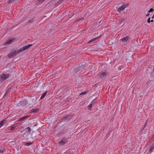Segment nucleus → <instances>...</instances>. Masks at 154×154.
Instances as JSON below:
<instances>
[{
  "instance_id": "obj_37",
  "label": "nucleus",
  "mask_w": 154,
  "mask_h": 154,
  "mask_svg": "<svg viewBox=\"0 0 154 154\" xmlns=\"http://www.w3.org/2000/svg\"><path fill=\"white\" fill-rule=\"evenodd\" d=\"M36 87H38V85H37V86H36Z\"/></svg>"
},
{
  "instance_id": "obj_27",
  "label": "nucleus",
  "mask_w": 154,
  "mask_h": 154,
  "mask_svg": "<svg viewBox=\"0 0 154 154\" xmlns=\"http://www.w3.org/2000/svg\"><path fill=\"white\" fill-rule=\"evenodd\" d=\"M151 75L152 77H154V72H152L151 73Z\"/></svg>"
},
{
  "instance_id": "obj_14",
  "label": "nucleus",
  "mask_w": 154,
  "mask_h": 154,
  "mask_svg": "<svg viewBox=\"0 0 154 154\" xmlns=\"http://www.w3.org/2000/svg\"><path fill=\"white\" fill-rule=\"evenodd\" d=\"M38 111V109H33L32 110L31 112H33L34 113H35L37 112Z\"/></svg>"
},
{
  "instance_id": "obj_1",
  "label": "nucleus",
  "mask_w": 154,
  "mask_h": 154,
  "mask_svg": "<svg viewBox=\"0 0 154 154\" xmlns=\"http://www.w3.org/2000/svg\"><path fill=\"white\" fill-rule=\"evenodd\" d=\"M32 45V44H30L24 46L23 47L21 48L17 51L16 50H14L12 52L8 54V57L9 58H11L12 57H14L18 53H19L21 52L24 51L26 49H28Z\"/></svg>"
},
{
  "instance_id": "obj_39",
  "label": "nucleus",
  "mask_w": 154,
  "mask_h": 154,
  "mask_svg": "<svg viewBox=\"0 0 154 154\" xmlns=\"http://www.w3.org/2000/svg\"><path fill=\"white\" fill-rule=\"evenodd\" d=\"M109 89H108V90L109 89V88H110V87H109Z\"/></svg>"
},
{
  "instance_id": "obj_21",
  "label": "nucleus",
  "mask_w": 154,
  "mask_h": 154,
  "mask_svg": "<svg viewBox=\"0 0 154 154\" xmlns=\"http://www.w3.org/2000/svg\"><path fill=\"white\" fill-rule=\"evenodd\" d=\"M82 68L80 66H79V67L78 68V69L76 70V71H75L76 72H79V71H77V70L78 69H79L80 70H81L82 69Z\"/></svg>"
},
{
  "instance_id": "obj_36",
  "label": "nucleus",
  "mask_w": 154,
  "mask_h": 154,
  "mask_svg": "<svg viewBox=\"0 0 154 154\" xmlns=\"http://www.w3.org/2000/svg\"><path fill=\"white\" fill-rule=\"evenodd\" d=\"M101 21H102V20H100V22L99 23H101Z\"/></svg>"
},
{
  "instance_id": "obj_22",
  "label": "nucleus",
  "mask_w": 154,
  "mask_h": 154,
  "mask_svg": "<svg viewBox=\"0 0 154 154\" xmlns=\"http://www.w3.org/2000/svg\"><path fill=\"white\" fill-rule=\"evenodd\" d=\"M87 92H82L80 94V96H83Z\"/></svg>"
},
{
  "instance_id": "obj_13",
  "label": "nucleus",
  "mask_w": 154,
  "mask_h": 154,
  "mask_svg": "<svg viewBox=\"0 0 154 154\" xmlns=\"http://www.w3.org/2000/svg\"><path fill=\"white\" fill-rule=\"evenodd\" d=\"M47 93V92L45 91V92L41 96L40 98V100H42L43 99L44 97L46 95Z\"/></svg>"
},
{
  "instance_id": "obj_40",
  "label": "nucleus",
  "mask_w": 154,
  "mask_h": 154,
  "mask_svg": "<svg viewBox=\"0 0 154 154\" xmlns=\"http://www.w3.org/2000/svg\"><path fill=\"white\" fill-rule=\"evenodd\" d=\"M94 25H95V24H94ZM97 24H96V25Z\"/></svg>"
},
{
  "instance_id": "obj_8",
  "label": "nucleus",
  "mask_w": 154,
  "mask_h": 154,
  "mask_svg": "<svg viewBox=\"0 0 154 154\" xmlns=\"http://www.w3.org/2000/svg\"><path fill=\"white\" fill-rule=\"evenodd\" d=\"M6 122V119H4L2 121H1L0 122V128L3 126L4 124H5V122Z\"/></svg>"
},
{
  "instance_id": "obj_24",
  "label": "nucleus",
  "mask_w": 154,
  "mask_h": 154,
  "mask_svg": "<svg viewBox=\"0 0 154 154\" xmlns=\"http://www.w3.org/2000/svg\"><path fill=\"white\" fill-rule=\"evenodd\" d=\"M153 11H154V9L153 10L152 8H151L150 9V10L148 11V12L150 13L151 12H152Z\"/></svg>"
},
{
  "instance_id": "obj_16",
  "label": "nucleus",
  "mask_w": 154,
  "mask_h": 154,
  "mask_svg": "<svg viewBox=\"0 0 154 154\" xmlns=\"http://www.w3.org/2000/svg\"><path fill=\"white\" fill-rule=\"evenodd\" d=\"M16 0H9L8 2V4H11L14 3Z\"/></svg>"
},
{
  "instance_id": "obj_26",
  "label": "nucleus",
  "mask_w": 154,
  "mask_h": 154,
  "mask_svg": "<svg viewBox=\"0 0 154 154\" xmlns=\"http://www.w3.org/2000/svg\"><path fill=\"white\" fill-rule=\"evenodd\" d=\"M150 18L149 17V18L148 19V20H147V22L148 23H149L150 22Z\"/></svg>"
},
{
  "instance_id": "obj_10",
  "label": "nucleus",
  "mask_w": 154,
  "mask_h": 154,
  "mask_svg": "<svg viewBox=\"0 0 154 154\" xmlns=\"http://www.w3.org/2000/svg\"><path fill=\"white\" fill-rule=\"evenodd\" d=\"M17 124H15L14 125H13V126H12L11 127L10 130L11 131H13L15 129V128L17 127Z\"/></svg>"
},
{
  "instance_id": "obj_33",
  "label": "nucleus",
  "mask_w": 154,
  "mask_h": 154,
  "mask_svg": "<svg viewBox=\"0 0 154 154\" xmlns=\"http://www.w3.org/2000/svg\"><path fill=\"white\" fill-rule=\"evenodd\" d=\"M154 17H153V15L152 16V19H153V18Z\"/></svg>"
},
{
  "instance_id": "obj_5",
  "label": "nucleus",
  "mask_w": 154,
  "mask_h": 154,
  "mask_svg": "<svg viewBox=\"0 0 154 154\" xmlns=\"http://www.w3.org/2000/svg\"><path fill=\"white\" fill-rule=\"evenodd\" d=\"M14 40V39L12 38V39H10V40L7 41H6V42L5 43L4 45H7L11 44L12 42Z\"/></svg>"
},
{
  "instance_id": "obj_17",
  "label": "nucleus",
  "mask_w": 154,
  "mask_h": 154,
  "mask_svg": "<svg viewBox=\"0 0 154 154\" xmlns=\"http://www.w3.org/2000/svg\"><path fill=\"white\" fill-rule=\"evenodd\" d=\"M11 89V87H10V88H9L8 89V90H7V91H6V92L5 94L6 95H7L8 93L10 91V90Z\"/></svg>"
},
{
  "instance_id": "obj_7",
  "label": "nucleus",
  "mask_w": 154,
  "mask_h": 154,
  "mask_svg": "<svg viewBox=\"0 0 154 154\" xmlns=\"http://www.w3.org/2000/svg\"><path fill=\"white\" fill-rule=\"evenodd\" d=\"M29 117V116H27L24 117H23L20 119H19L18 121L20 122L21 121H23L25 119H27Z\"/></svg>"
},
{
  "instance_id": "obj_4",
  "label": "nucleus",
  "mask_w": 154,
  "mask_h": 154,
  "mask_svg": "<svg viewBox=\"0 0 154 154\" xmlns=\"http://www.w3.org/2000/svg\"><path fill=\"white\" fill-rule=\"evenodd\" d=\"M67 138L65 139H63L62 140L59 142V144H60L61 145H63L67 141Z\"/></svg>"
},
{
  "instance_id": "obj_30",
  "label": "nucleus",
  "mask_w": 154,
  "mask_h": 154,
  "mask_svg": "<svg viewBox=\"0 0 154 154\" xmlns=\"http://www.w3.org/2000/svg\"><path fill=\"white\" fill-rule=\"evenodd\" d=\"M149 13H147L146 14V17H148L149 16Z\"/></svg>"
},
{
  "instance_id": "obj_19",
  "label": "nucleus",
  "mask_w": 154,
  "mask_h": 154,
  "mask_svg": "<svg viewBox=\"0 0 154 154\" xmlns=\"http://www.w3.org/2000/svg\"><path fill=\"white\" fill-rule=\"evenodd\" d=\"M92 104L91 103L88 106V109L89 110H90L92 108Z\"/></svg>"
},
{
  "instance_id": "obj_31",
  "label": "nucleus",
  "mask_w": 154,
  "mask_h": 154,
  "mask_svg": "<svg viewBox=\"0 0 154 154\" xmlns=\"http://www.w3.org/2000/svg\"><path fill=\"white\" fill-rule=\"evenodd\" d=\"M84 19V18H82L81 19H79V20H78V21H79V20H83Z\"/></svg>"
},
{
  "instance_id": "obj_29",
  "label": "nucleus",
  "mask_w": 154,
  "mask_h": 154,
  "mask_svg": "<svg viewBox=\"0 0 154 154\" xmlns=\"http://www.w3.org/2000/svg\"><path fill=\"white\" fill-rule=\"evenodd\" d=\"M96 39V38H94L92 39L90 42H92L94 41Z\"/></svg>"
},
{
  "instance_id": "obj_3",
  "label": "nucleus",
  "mask_w": 154,
  "mask_h": 154,
  "mask_svg": "<svg viewBox=\"0 0 154 154\" xmlns=\"http://www.w3.org/2000/svg\"><path fill=\"white\" fill-rule=\"evenodd\" d=\"M8 75L6 74H3L2 75L0 78V81L2 82L5 80L8 77Z\"/></svg>"
},
{
  "instance_id": "obj_11",
  "label": "nucleus",
  "mask_w": 154,
  "mask_h": 154,
  "mask_svg": "<svg viewBox=\"0 0 154 154\" xmlns=\"http://www.w3.org/2000/svg\"><path fill=\"white\" fill-rule=\"evenodd\" d=\"M129 38L128 36H126L125 37L123 38L122 39V41L124 42H126L128 40Z\"/></svg>"
},
{
  "instance_id": "obj_12",
  "label": "nucleus",
  "mask_w": 154,
  "mask_h": 154,
  "mask_svg": "<svg viewBox=\"0 0 154 154\" xmlns=\"http://www.w3.org/2000/svg\"><path fill=\"white\" fill-rule=\"evenodd\" d=\"M71 118V116L69 115L63 117V119H66V120L70 119Z\"/></svg>"
},
{
  "instance_id": "obj_2",
  "label": "nucleus",
  "mask_w": 154,
  "mask_h": 154,
  "mask_svg": "<svg viewBox=\"0 0 154 154\" xmlns=\"http://www.w3.org/2000/svg\"><path fill=\"white\" fill-rule=\"evenodd\" d=\"M108 72L105 71H102L100 73L98 74V76L100 78H103L106 76Z\"/></svg>"
},
{
  "instance_id": "obj_15",
  "label": "nucleus",
  "mask_w": 154,
  "mask_h": 154,
  "mask_svg": "<svg viewBox=\"0 0 154 154\" xmlns=\"http://www.w3.org/2000/svg\"><path fill=\"white\" fill-rule=\"evenodd\" d=\"M26 130H27V134H29L31 132V129L30 128L27 127L26 128Z\"/></svg>"
},
{
  "instance_id": "obj_23",
  "label": "nucleus",
  "mask_w": 154,
  "mask_h": 154,
  "mask_svg": "<svg viewBox=\"0 0 154 154\" xmlns=\"http://www.w3.org/2000/svg\"><path fill=\"white\" fill-rule=\"evenodd\" d=\"M96 101H97V100L96 99H95L94 100H93L92 102H91V104H93L94 103H95L96 102Z\"/></svg>"
},
{
  "instance_id": "obj_6",
  "label": "nucleus",
  "mask_w": 154,
  "mask_h": 154,
  "mask_svg": "<svg viewBox=\"0 0 154 154\" xmlns=\"http://www.w3.org/2000/svg\"><path fill=\"white\" fill-rule=\"evenodd\" d=\"M125 5H122V6H121V7L117 9V11L119 12H120L123 10L125 8Z\"/></svg>"
},
{
  "instance_id": "obj_18",
  "label": "nucleus",
  "mask_w": 154,
  "mask_h": 154,
  "mask_svg": "<svg viewBox=\"0 0 154 154\" xmlns=\"http://www.w3.org/2000/svg\"><path fill=\"white\" fill-rule=\"evenodd\" d=\"M4 149L0 147V153H3L4 152Z\"/></svg>"
},
{
  "instance_id": "obj_9",
  "label": "nucleus",
  "mask_w": 154,
  "mask_h": 154,
  "mask_svg": "<svg viewBox=\"0 0 154 154\" xmlns=\"http://www.w3.org/2000/svg\"><path fill=\"white\" fill-rule=\"evenodd\" d=\"M154 149V143H152L151 146H150L149 150V152H151Z\"/></svg>"
},
{
  "instance_id": "obj_38",
  "label": "nucleus",
  "mask_w": 154,
  "mask_h": 154,
  "mask_svg": "<svg viewBox=\"0 0 154 154\" xmlns=\"http://www.w3.org/2000/svg\"><path fill=\"white\" fill-rule=\"evenodd\" d=\"M153 17H154V14H153Z\"/></svg>"
},
{
  "instance_id": "obj_34",
  "label": "nucleus",
  "mask_w": 154,
  "mask_h": 154,
  "mask_svg": "<svg viewBox=\"0 0 154 154\" xmlns=\"http://www.w3.org/2000/svg\"><path fill=\"white\" fill-rule=\"evenodd\" d=\"M153 20H152L151 21H150V22H153Z\"/></svg>"
},
{
  "instance_id": "obj_25",
  "label": "nucleus",
  "mask_w": 154,
  "mask_h": 154,
  "mask_svg": "<svg viewBox=\"0 0 154 154\" xmlns=\"http://www.w3.org/2000/svg\"><path fill=\"white\" fill-rule=\"evenodd\" d=\"M65 0H59L58 1V3H61L63 1H64Z\"/></svg>"
},
{
  "instance_id": "obj_32",
  "label": "nucleus",
  "mask_w": 154,
  "mask_h": 154,
  "mask_svg": "<svg viewBox=\"0 0 154 154\" xmlns=\"http://www.w3.org/2000/svg\"><path fill=\"white\" fill-rule=\"evenodd\" d=\"M153 72H154V67H153Z\"/></svg>"
},
{
  "instance_id": "obj_28",
  "label": "nucleus",
  "mask_w": 154,
  "mask_h": 154,
  "mask_svg": "<svg viewBox=\"0 0 154 154\" xmlns=\"http://www.w3.org/2000/svg\"><path fill=\"white\" fill-rule=\"evenodd\" d=\"M32 21H33L32 20H30L28 21V23H31L32 22Z\"/></svg>"
},
{
  "instance_id": "obj_20",
  "label": "nucleus",
  "mask_w": 154,
  "mask_h": 154,
  "mask_svg": "<svg viewBox=\"0 0 154 154\" xmlns=\"http://www.w3.org/2000/svg\"><path fill=\"white\" fill-rule=\"evenodd\" d=\"M32 144V143L27 142L26 143L25 145L26 146H29Z\"/></svg>"
},
{
  "instance_id": "obj_35",
  "label": "nucleus",
  "mask_w": 154,
  "mask_h": 154,
  "mask_svg": "<svg viewBox=\"0 0 154 154\" xmlns=\"http://www.w3.org/2000/svg\"><path fill=\"white\" fill-rule=\"evenodd\" d=\"M140 98H142L143 97V96H142V95H141L140 97Z\"/></svg>"
}]
</instances>
